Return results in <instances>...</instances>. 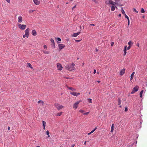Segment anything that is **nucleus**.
<instances>
[{
	"mask_svg": "<svg viewBox=\"0 0 147 147\" xmlns=\"http://www.w3.org/2000/svg\"><path fill=\"white\" fill-rule=\"evenodd\" d=\"M95 24H90V26H95Z\"/></svg>",
	"mask_w": 147,
	"mask_h": 147,
	"instance_id": "3c124183",
	"label": "nucleus"
},
{
	"mask_svg": "<svg viewBox=\"0 0 147 147\" xmlns=\"http://www.w3.org/2000/svg\"><path fill=\"white\" fill-rule=\"evenodd\" d=\"M135 74V72L134 71L132 72L131 75L130 80H131L133 78L134 74Z\"/></svg>",
	"mask_w": 147,
	"mask_h": 147,
	"instance_id": "dca6fc26",
	"label": "nucleus"
},
{
	"mask_svg": "<svg viewBox=\"0 0 147 147\" xmlns=\"http://www.w3.org/2000/svg\"><path fill=\"white\" fill-rule=\"evenodd\" d=\"M86 141H85V142H84V145H86Z\"/></svg>",
	"mask_w": 147,
	"mask_h": 147,
	"instance_id": "69168bd1",
	"label": "nucleus"
},
{
	"mask_svg": "<svg viewBox=\"0 0 147 147\" xmlns=\"http://www.w3.org/2000/svg\"><path fill=\"white\" fill-rule=\"evenodd\" d=\"M57 67L58 70H61L62 69L63 67L62 65L59 63H57Z\"/></svg>",
	"mask_w": 147,
	"mask_h": 147,
	"instance_id": "423d86ee",
	"label": "nucleus"
},
{
	"mask_svg": "<svg viewBox=\"0 0 147 147\" xmlns=\"http://www.w3.org/2000/svg\"><path fill=\"white\" fill-rule=\"evenodd\" d=\"M43 51V52L45 54H48L49 53V52L48 51Z\"/></svg>",
	"mask_w": 147,
	"mask_h": 147,
	"instance_id": "c756f323",
	"label": "nucleus"
},
{
	"mask_svg": "<svg viewBox=\"0 0 147 147\" xmlns=\"http://www.w3.org/2000/svg\"><path fill=\"white\" fill-rule=\"evenodd\" d=\"M80 33V32H78L77 33H74V34L72 36H73L74 37H77L78 35H79Z\"/></svg>",
	"mask_w": 147,
	"mask_h": 147,
	"instance_id": "2eb2a0df",
	"label": "nucleus"
},
{
	"mask_svg": "<svg viewBox=\"0 0 147 147\" xmlns=\"http://www.w3.org/2000/svg\"><path fill=\"white\" fill-rule=\"evenodd\" d=\"M129 20H128V25L129 26Z\"/></svg>",
	"mask_w": 147,
	"mask_h": 147,
	"instance_id": "864d4df0",
	"label": "nucleus"
},
{
	"mask_svg": "<svg viewBox=\"0 0 147 147\" xmlns=\"http://www.w3.org/2000/svg\"><path fill=\"white\" fill-rule=\"evenodd\" d=\"M80 93L79 92H78V93H76V96H78V95H80Z\"/></svg>",
	"mask_w": 147,
	"mask_h": 147,
	"instance_id": "49530a36",
	"label": "nucleus"
},
{
	"mask_svg": "<svg viewBox=\"0 0 147 147\" xmlns=\"http://www.w3.org/2000/svg\"><path fill=\"white\" fill-rule=\"evenodd\" d=\"M6 1L8 2V3H10V0H5Z\"/></svg>",
	"mask_w": 147,
	"mask_h": 147,
	"instance_id": "8fccbe9b",
	"label": "nucleus"
},
{
	"mask_svg": "<svg viewBox=\"0 0 147 147\" xmlns=\"http://www.w3.org/2000/svg\"><path fill=\"white\" fill-rule=\"evenodd\" d=\"M114 43L113 42H112L111 43V46H112L113 45Z\"/></svg>",
	"mask_w": 147,
	"mask_h": 147,
	"instance_id": "a18cd8bd",
	"label": "nucleus"
},
{
	"mask_svg": "<svg viewBox=\"0 0 147 147\" xmlns=\"http://www.w3.org/2000/svg\"><path fill=\"white\" fill-rule=\"evenodd\" d=\"M74 144H73L71 146V147H74Z\"/></svg>",
	"mask_w": 147,
	"mask_h": 147,
	"instance_id": "774afa93",
	"label": "nucleus"
},
{
	"mask_svg": "<svg viewBox=\"0 0 147 147\" xmlns=\"http://www.w3.org/2000/svg\"><path fill=\"white\" fill-rule=\"evenodd\" d=\"M32 34L34 36H36V32L35 30H33L32 31Z\"/></svg>",
	"mask_w": 147,
	"mask_h": 147,
	"instance_id": "4468645a",
	"label": "nucleus"
},
{
	"mask_svg": "<svg viewBox=\"0 0 147 147\" xmlns=\"http://www.w3.org/2000/svg\"><path fill=\"white\" fill-rule=\"evenodd\" d=\"M45 126H43V129L44 130L45 129Z\"/></svg>",
	"mask_w": 147,
	"mask_h": 147,
	"instance_id": "338daca9",
	"label": "nucleus"
},
{
	"mask_svg": "<svg viewBox=\"0 0 147 147\" xmlns=\"http://www.w3.org/2000/svg\"><path fill=\"white\" fill-rule=\"evenodd\" d=\"M139 45H140V44H139V43H137V44H136V46L138 47H139Z\"/></svg>",
	"mask_w": 147,
	"mask_h": 147,
	"instance_id": "5fc2aeb1",
	"label": "nucleus"
},
{
	"mask_svg": "<svg viewBox=\"0 0 147 147\" xmlns=\"http://www.w3.org/2000/svg\"><path fill=\"white\" fill-rule=\"evenodd\" d=\"M88 101L90 103H92V99L91 98H88Z\"/></svg>",
	"mask_w": 147,
	"mask_h": 147,
	"instance_id": "c85d7f7f",
	"label": "nucleus"
},
{
	"mask_svg": "<svg viewBox=\"0 0 147 147\" xmlns=\"http://www.w3.org/2000/svg\"><path fill=\"white\" fill-rule=\"evenodd\" d=\"M18 25L19 28L22 30H24L26 27V26L25 25L18 24Z\"/></svg>",
	"mask_w": 147,
	"mask_h": 147,
	"instance_id": "7ed1b4c3",
	"label": "nucleus"
},
{
	"mask_svg": "<svg viewBox=\"0 0 147 147\" xmlns=\"http://www.w3.org/2000/svg\"><path fill=\"white\" fill-rule=\"evenodd\" d=\"M89 113V112H86V113H84V115H88Z\"/></svg>",
	"mask_w": 147,
	"mask_h": 147,
	"instance_id": "4c0bfd02",
	"label": "nucleus"
},
{
	"mask_svg": "<svg viewBox=\"0 0 147 147\" xmlns=\"http://www.w3.org/2000/svg\"><path fill=\"white\" fill-rule=\"evenodd\" d=\"M57 40L58 41H61V39L60 38H57Z\"/></svg>",
	"mask_w": 147,
	"mask_h": 147,
	"instance_id": "a19ab883",
	"label": "nucleus"
},
{
	"mask_svg": "<svg viewBox=\"0 0 147 147\" xmlns=\"http://www.w3.org/2000/svg\"><path fill=\"white\" fill-rule=\"evenodd\" d=\"M33 1L36 5H38L40 3V1L38 0H33Z\"/></svg>",
	"mask_w": 147,
	"mask_h": 147,
	"instance_id": "ddd939ff",
	"label": "nucleus"
},
{
	"mask_svg": "<svg viewBox=\"0 0 147 147\" xmlns=\"http://www.w3.org/2000/svg\"><path fill=\"white\" fill-rule=\"evenodd\" d=\"M121 12L123 14H125V12L124 11V10L123 9V7H121Z\"/></svg>",
	"mask_w": 147,
	"mask_h": 147,
	"instance_id": "393cba45",
	"label": "nucleus"
},
{
	"mask_svg": "<svg viewBox=\"0 0 147 147\" xmlns=\"http://www.w3.org/2000/svg\"><path fill=\"white\" fill-rule=\"evenodd\" d=\"M27 66L28 67H30L32 69L33 68L31 64L30 63H27Z\"/></svg>",
	"mask_w": 147,
	"mask_h": 147,
	"instance_id": "6ab92c4d",
	"label": "nucleus"
},
{
	"mask_svg": "<svg viewBox=\"0 0 147 147\" xmlns=\"http://www.w3.org/2000/svg\"><path fill=\"white\" fill-rule=\"evenodd\" d=\"M70 94L74 96H76V93L75 92H70Z\"/></svg>",
	"mask_w": 147,
	"mask_h": 147,
	"instance_id": "a211bd4d",
	"label": "nucleus"
},
{
	"mask_svg": "<svg viewBox=\"0 0 147 147\" xmlns=\"http://www.w3.org/2000/svg\"><path fill=\"white\" fill-rule=\"evenodd\" d=\"M124 50H127V46L125 45L124 46Z\"/></svg>",
	"mask_w": 147,
	"mask_h": 147,
	"instance_id": "de8ad7c7",
	"label": "nucleus"
},
{
	"mask_svg": "<svg viewBox=\"0 0 147 147\" xmlns=\"http://www.w3.org/2000/svg\"><path fill=\"white\" fill-rule=\"evenodd\" d=\"M96 72V69H94V71L93 73L94 74H95Z\"/></svg>",
	"mask_w": 147,
	"mask_h": 147,
	"instance_id": "09e8293b",
	"label": "nucleus"
},
{
	"mask_svg": "<svg viewBox=\"0 0 147 147\" xmlns=\"http://www.w3.org/2000/svg\"><path fill=\"white\" fill-rule=\"evenodd\" d=\"M118 104L119 105H120L121 103V100L119 98L118 99Z\"/></svg>",
	"mask_w": 147,
	"mask_h": 147,
	"instance_id": "412c9836",
	"label": "nucleus"
},
{
	"mask_svg": "<svg viewBox=\"0 0 147 147\" xmlns=\"http://www.w3.org/2000/svg\"><path fill=\"white\" fill-rule=\"evenodd\" d=\"M133 10L136 13H138V11H137V10L135 8H134Z\"/></svg>",
	"mask_w": 147,
	"mask_h": 147,
	"instance_id": "58836bf2",
	"label": "nucleus"
},
{
	"mask_svg": "<svg viewBox=\"0 0 147 147\" xmlns=\"http://www.w3.org/2000/svg\"><path fill=\"white\" fill-rule=\"evenodd\" d=\"M127 110H128V109H127V107H126L125 108V111H127Z\"/></svg>",
	"mask_w": 147,
	"mask_h": 147,
	"instance_id": "79ce46f5",
	"label": "nucleus"
},
{
	"mask_svg": "<svg viewBox=\"0 0 147 147\" xmlns=\"http://www.w3.org/2000/svg\"><path fill=\"white\" fill-rule=\"evenodd\" d=\"M30 31V29L29 28H28L25 30V34L26 35L27 38H28L29 36V32Z\"/></svg>",
	"mask_w": 147,
	"mask_h": 147,
	"instance_id": "39448f33",
	"label": "nucleus"
},
{
	"mask_svg": "<svg viewBox=\"0 0 147 147\" xmlns=\"http://www.w3.org/2000/svg\"><path fill=\"white\" fill-rule=\"evenodd\" d=\"M121 16V13H119V15H118V16L119 17H120Z\"/></svg>",
	"mask_w": 147,
	"mask_h": 147,
	"instance_id": "13d9d810",
	"label": "nucleus"
},
{
	"mask_svg": "<svg viewBox=\"0 0 147 147\" xmlns=\"http://www.w3.org/2000/svg\"><path fill=\"white\" fill-rule=\"evenodd\" d=\"M43 126H46V122L44 121H42Z\"/></svg>",
	"mask_w": 147,
	"mask_h": 147,
	"instance_id": "5701e85b",
	"label": "nucleus"
},
{
	"mask_svg": "<svg viewBox=\"0 0 147 147\" xmlns=\"http://www.w3.org/2000/svg\"><path fill=\"white\" fill-rule=\"evenodd\" d=\"M46 134L47 135H48V137L49 138L50 137V135H49V131L47 130V131Z\"/></svg>",
	"mask_w": 147,
	"mask_h": 147,
	"instance_id": "cd10ccee",
	"label": "nucleus"
},
{
	"mask_svg": "<svg viewBox=\"0 0 147 147\" xmlns=\"http://www.w3.org/2000/svg\"><path fill=\"white\" fill-rule=\"evenodd\" d=\"M107 4H111V5H115L117 4V3L116 2H114L112 1L111 0H110L109 1V3H107Z\"/></svg>",
	"mask_w": 147,
	"mask_h": 147,
	"instance_id": "9b49d317",
	"label": "nucleus"
},
{
	"mask_svg": "<svg viewBox=\"0 0 147 147\" xmlns=\"http://www.w3.org/2000/svg\"><path fill=\"white\" fill-rule=\"evenodd\" d=\"M62 113L61 112L58 113L56 115L57 116H60L61 115Z\"/></svg>",
	"mask_w": 147,
	"mask_h": 147,
	"instance_id": "bb28decb",
	"label": "nucleus"
},
{
	"mask_svg": "<svg viewBox=\"0 0 147 147\" xmlns=\"http://www.w3.org/2000/svg\"><path fill=\"white\" fill-rule=\"evenodd\" d=\"M54 105L58 110H60L64 107L63 106L60 105L58 103H55L54 104Z\"/></svg>",
	"mask_w": 147,
	"mask_h": 147,
	"instance_id": "f03ea898",
	"label": "nucleus"
},
{
	"mask_svg": "<svg viewBox=\"0 0 147 147\" xmlns=\"http://www.w3.org/2000/svg\"><path fill=\"white\" fill-rule=\"evenodd\" d=\"M26 36V35L25 34L23 35V37L24 38H25Z\"/></svg>",
	"mask_w": 147,
	"mask_h": 147,
	"instance_id": "4d7b16f0",
	"label": "nucleus"
},
{
	"mask_svg": "<svg viewBox=\"0 0 147 147\" xmlns=\"http://www.w3.org/2000/svg\"><path fill=\"white\" fill-rule=\"evenodd\" d=\"M133 43L131 42V40H130L128 43V44L129 45V46H131V45H132Z\"/></svg>",
	"mask_w": 147,
	"mask_h": 147,
	"instance_id": "b1692460",
	"label": "nucleus"
},
{
	"mask_svg": "<svg viewBox=\"0 0 147 147\" xmlns=\"http://www.w3.org/2000/svg\"><path fill=\"white\" fill-rule=\"evenodd\" d=\"M115 7L114 6L112 5L111 6V10L112 11H114L115 10Z\"/></svg>",
	"mask_w": 147,
	"mask_h": 147,
	"instance_id": "a878e982",
	"label": "nucleus"
},
{
	"mask_svg": "<svg viewBox=\"0 0 147 147\" xmlns=\"http://www.w3.org/2000/svg\"><path fill=\"white\" fill-rule=\"evenodd\" d=\"M92 134V133H91V132H90V133H88V135H89L90 134Z\"/></svg>",
	"mask_w": 147,
	"mask_h": 147,
	"instance_id": "0e129e2a",
	"label": "nucleus"
},
{
	"mask_svg": "<svg viewBox=\"0 0 147 147\" xmlns=\"http://www.w3.org/2000/svg\"><path fill=\"white\" fill-rule=\"evenodd\" d=\"M136 143H137V141H136V143L135 144H134V143H132L131 144V145H129V146H128V147H132V146L133 147H136Z\"/></svg>",
	"mask_w": 147,
	"mask_h": 147,
	"instance_id": "f3484780",
	"label": "nucleus"
},
{
	"mask_svg": "<svg viewBox=\"0 0 147 147\" xmlns=\"http://www.w3.org/2000/svg\"><path fill=\"white\" fill-rule=\"evenodd\" d=\"M68 88L70 90H73V88L71 87H68Z\"/></svg>",
	"mask_w": 147,
	"mask_h": 147,
	"instance_id": "e433bc0d",
	"label": "nucleus"
},
{
	"mask_svg": "<svg viewBox=\"0 0 147 147\" xmlns=\"http://www.w3.org/2000/svg\"><path fill=\"white\" fill-rule=\"evenodd\" d=\"M144 91L143 90H141L140 93V95L141 98L142 97V94L143 92Z\"/></svg>",
	"mask_w": 147,
	"mask_h": 147,
	"instance_id": "aec40b11",
	"label": "nucleus"
},
{
	"mask_svg": "<svg viewBox=\"0 0 147 147\" xmlns=\"http://www.w3.org/2000/svg\"><path fill=\"white\" fill-rule=\"evenodd\" d=\"M97 128V127H95L94 129L92 131L90 132H91V133L92 134V133H93Z\"/></svg>",
	"mask_w": 147,
	"mask_h": 147,
	"instance_id": "473e14b6",
	"label": "nucleus"
},
{
	"mask_svg": "<svg viewBox=\"0 0 147 147\" xmlns=\"http://www.w3.org/2000/svg\"><path fill=\"white\" fill-rule=\"evenodd\" d=\"M44 49H47V46L45 45H44Z\"/></svg>",
	"mask_w": 147,
	"mask_h": 147,
	"instance_id": "37998d69",
	"label": "nucleus"
},
{
	"mask_svg": "<svg viewBox=\"0 0 147 147\" xmlns=\"http://www.w3.org/2000/svg\"><path fill=\"white\" fill-rule=\"evenodd\" d=\"M10 128L9 127H8V130H9L10 129Z\"/></svg>",
	"mask_w": 147,
	"mask_h": 147,
	"instance_id": "bf43d9fd",
	"label": "nucleus"
},
{
	"mask_svg": "<svg viewBox=\"0 0 147 147\" xmlns=\"http://www.w3.org/2000/svg\"><path fill=\"white\" fill-rule=\"evenodd\" d=\"M76 90V89H75L73 88V91H75Z\"/></svg>",
	"mask_w": 147,
	"mask_h": 147,
	"instance_id": "052dcab7",
	"label": "nucleus"
},
{
	"mask_svg": "<svg viewBox=\"0 0 147 147\" xmlns=\"http://www.w3.org/2000/svg\"><path fill=\"white\" fill-rule=\"evenodd\" d=\"M50 40L51 43L52 47L54 48H55V45L54 40L53 39H51Z\"/></svg>",
	"mask_w": 147,
	"mask_h": 147,
	"instance_id": "1a4fd4ad",
	"label": "nucleus"
},
{
	"mask_svg": "<svg viewBox=\"0 0 147 147\" xmlns=\"http://www.w3.org/2000/svg\"><path fill=\"white\" fill-rule=\"evenodd\" d=\"M79 112H80V113H83L84 112V111H83V110H82V109H80L79 110Z\"/></svg>",
	"mask_w": 147,
	"mask_h": 147,
	"instance_id": "ea45409f",
	"label": "nucleus"
},
{
	"mask_svg": "<svg viewBox=\"0 0 147 147\" xmlns=\"http://www.w3.org/2000/svg\"><path fill=\"white\" fill-rule=\"evenodd\" d=\"M125 71V69L123 68L121 69L120 71V75L121 76H122L124 73Z\"/></svg>",
	"mask_w": 147,
	"mask_h": 147,
	"instance_id": "9d476101",
	"label": "nucleus"
},
{
	"mask_svg": "<svg viewBox=\"0 0 147 147\" xmlns=\"http://www.w3.org/2000/svg\"><path fill=\"white\" fill-rule=\"evenodd\" d=\"M75 64L72 63L71 64H69L66 65L65 66V68L67 70L69 71H72L75 70V68L74 67Z\"/></svg>",
	"mask_w": 147,
	"mask_h": 147,
	"instance_id": "f257e3e1",
	"label": "nucleus"
},
{
	"mask_svg": "<svg viewBox=\"0 0 147 147\" xmlns=\"http://www.w3.org/2000/svg\"><path fill=\"white\" fill-rule=\"evenodd\" d=\"M97 82H98V83H99L100 82V81H99V80H98V81H97Z\"/></svg>",
	"mask_w": 147,
	"mask_h": 147,
	"instance_id": "e2e57ef3",
	"label": "nucleus"
},
{
	"mask_svg": "<svg viewBox=\"0 0 147 147\" xmlns=\"http://www.w3.org/2000/svg\"><path fill=\"white\" fill-rule=\"evenodd\" d=\"M131 47V46H128V47H127V50H129L130 48Z\"/></svg>",
	"mask_w": 147,
	"mask_h": 147,
	"instance_id": "c03bdc74",
	"label": "nucleus"
},
{
	"mask_svg": "<svg viewBox=\"0 0 147 147\" xmlns=\"http://www.w3.org/2000/svg\"><path fill=\"white\" fill-rule=\"evenodd\" d=\"M41 102L42 103V105L43 104L44 102L43 101H42V100H40L38 101V103H40Z\"/></svg>",
	"mask_w": 147,
	"mask_h": 147,
	"instance_id": "f704fd0d",
	"label": "nucleus"
},
{
	"mask_svg": "<svg viewBox=\"0 0 147 147\" xmlns=\"http://www.w3.org/2000/svg\"><path fill=\"white\" fill-rule=\"evenodd\" d=\"M141 12L142 13H144L145 12L143 8L141 9Z\"/></svg>",
	"mask_w": 147,
	"mask_h": 147,
	"instance_id": "7c9ffc66",
	"label": "nucleus"
},
{
	"mask_svg": "<svg viewBox=\"0 0 147 147\" xmlns=\"http://www.w3.org/2000/svg\"><path fill=\"white\" fill-rule=\"evenodd\" d=\"M76 5H75L73 7V8H72V10H73V9H74L75 8H76Z\"/></svg>",
	"mask_w": 147,
	"mask_h": 147,
	"instance_id": "603ef678",
	"label": "nucleus"
},
{
	"mask_svg": "<svg viewBox=\"0 0 147 147\" xmlns=\"http://www.w3.org/2000/svg\"><path fill=\"white\" fill-rule=\"evenodd\" d=\"M22 16H20L18 17V22L19 23H21L22 22Z\"/></svg>",
	"mask_w": 147,
	"mask_h": 147,
	"instance_id": "f8f14e48",
	"label": "nucleus"
},
{
	"mask_svg": "<svg viewBox=\"0 0 147 147\" xmlns=\"http://www.w3.org/2000/svg\"><path fill=\"white\" fill-rule=\"evenodd\" d=\"M139 88L138 86H136L132 90V91L131 94H133L135 93L136 92H137Z\"/></svg>",
	"mask_w": 147,
	"mask_h": 147,
	"instance_id": "20e7f679",
	"label": "nucleus"
},
{
	"mask_svg": "<svg viewBox=\"0 0 147 147\" xmlns=\"http://www.w3.org/2000/svg\"><path fill=\"white\" fill-rule=\"evenodd\" d=\"M124 16H125V17L127 19V20H129V17H128V16L127 15H126V14H125L124 15Z\"/></svg>",
	"mask_w": 147,
	"mask_h": 147,
	"instance_id": "c9c22d12",
	"label": "nucleus"
},
{
	"mask_svg": "<svg viewBox=\"0 0 147 147\" xmlns=\"http://www.w3.org/2000/svg\"><path fill=\"white\" fill-rule=\"evenodd\" d=\"M127 50H124V54L123 55L125 56L127 53Z\"/></svg>",
	"mask_w": 147,
	"mask_h": 147,
	"instance_id": "72a5a7b5",
	"label": "nucleus"
},
{
	"mask_svg": "<svg viewBox=\"0 0 147 147\" xmlns=\"http://www.w3.org/2000/svg\"><path fill=\"white\" fill-rule=\"evenodd\" d=\"M34 11H35L34 10H31V9H30V10H29V13H31L32 12Z\"/></svg>",
	"mask_w": 147,
	"mask_h": 147,
	"instance_id": "2f4dec72",
	"label": "nucleus"
},
{
	"mask_svg": "<svg viewBox=\"0 0 147 147\" xmlns=\"http://www.w3.org/2000/svg\"><path fill=\"white\" fill-rule=\"evenodd\" d=\"M80 40H76V41L77 42H79Z\"/></svg>",
	"mask_w": 147,
	"mask_h": 147,
	"instance_id": "6e6d98bb",
	"label": "nucleus"
},
{
	"mask_svg": "<svg viewBox=\"0 0 147 147\" xmlns=\"http://www.w3.org/2000/svg\"><path fill=\"white\" fill-rule=\"evenodd\" d=\"M65 47V46L63 44H60L58 45V47L59 50L63 49Z\"/></svg>",
	"mask_w": 147,
	"mask_h": 147,
	"instance_id": "6e6552de",
	"label": "nucleus"
},
{
	"mask_svg": "<svg viewBox=\"0 0 147 147\" xmlns=\"http://www.w3.org/2000/svg\"><path fill=\"white\" fill-rule=\"evenodd\" d=\"M80 102L79 101H78L76 102L73 106V108L74 109H76L78 107V105L79 103Z\"/></svg>",
	"mask_w": 147,
	"mask_h": 147,
	"instance_id": "0eeeda50",
	"label": "nucleus"
},
{
	"mask_svg": "<svg viewBox=\"0 0 147 147\" xmlns=\"http://www.w3.org/2000/svg\"><path fill=\"white\" fill-rule=\"evenodd\" d=\"M95 50L97 52L98 51V50L97 49H96Z\"/></svg>",
	"mask_w": 147,
	"mask_h": 147,
	"instance_id": "680f3d73",
	"label": "nucleus"
},
{
	"mask_svg": "<svg viewBox=\"0 0 147 147\" xmlns=\"http://www.w3.org/2000/svg\"><path fill=\"white\" fill-rule=\"evenodd\" d=\"M114 125L113 124H112L111 126V132H112L114 130Z\"/></svg>",
	"mask_w": 147,
	"mask_h": 147,
	"instance_id": "4be33fe9",
	"label": "nucleus"
}]
</instances>
